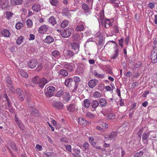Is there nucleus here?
Listing matches in <instances>:
<instances>
[{"label": "nucleus", "mask_w": 157, "mask_h": 157, "mask_svg": "<svg viewBox=\"0 0 157 157\" xmlns=\"http://www.w3.org/2000/svg\"><path fill=\"white\" fill-rule=\"evenodd\" d=\"M95 37L96 40L98 41V45L101 48L103 47L104 42L102 34L100 32H98L96 33Z\"/></svg>", "instance_id": "obj_1"}, {"label": "nucleus", "mask_w": 157, "mask_h": 157, "mask_svg": "<svg viewBox=\"0 0 157 157\" xmlns=\"http://www.w3.org/2000/svg\"><path fill=\"white\" fill-rule=\"evenodd\" d=\"M55 90V88L52 86H49L47 88V91L45 93L46 96L50 97L53 96Z\"/></svg>", "instance_id": "obj_2"}, {"label": "nucleus", "mask_w": 157, "mask_h": 157, "mask_svg": "<svg viewBox=\"0 0 157 157\" xmlns=\"http://www.w3.org/2000/svg\"><path fill=\"white\" fill-rule=\"evenodd\" d=\"M151 58L152 63H155L157 62V48H154L152 51Z\"/></svg>", "instance_id": "obj_3"}, {"label": "nucleus", "mask_w": 157, "mask_h": 157, "mask_svg": "<svg viewBox=\"0 0 157 157\" xmlns=\"http://www.w3.org/2000/svg\"><path fill=\"white\" fill-rule=\"evenodd\" d=\"M52 105L54 108L58 109H63L64 107V105L61 102L59 101H54L52 104Z\"/></svg>", "instance_id": "obj_4"}, {"label": "nucleus", "mask_w": 157, "mask_h": 157, "mask_svg": "<svg viewBox=\"0 0 157 157\" xmlns=\"http://www.w3.org/2000/svg\"><path fill=\"white\" fill-rule=\"evenodd\" d=\"M62 65L69 71H72L74 67V64L71 63L65 62Z\"/></svg>", "instance_id": "obj_5"}, {"label": "nucleus", "mask_w": 157, "mask_h": 157, "mask_svg": "<svg viewBox=\"0 0 157 157\" xmlns=\"http://www.w3.org/2000/svg\"><path fill=\"white\" fill-rule=\"evenodd\" d=\"M71 34L70 30L67 29L61 32V35L63 37L67 38L69 37Z\"/></svg>", "instance_id": "obj_6"}, {"label": "nucleus", "mask_w": 157, "mask_h": 157, "mask_svg": "<svg viewBox=\"0 0 157 157\" xmlns=\"http://www.w3.org/2000/svg\"><path fill=\"white\" fill-rule=\"evenodd\" d=\"M78 123L79 124L82 125V126L86 127L88 125L90 124V122H88L86 120L84 119L82 117H79L78 118Z\"/></svg>", "instance_id": "obj_7"}, {"label": "nucleus", "mask_w": 157, "mask_h": 157, "mask_svg": "<svg viewBox=\"0 0 157 157\" xmlns=\"http://www.w3.org/2000/svg\"><path fill=\"white\" fill-rule=\"evenodd\" d=\"M37 62V60L35 59H32L29 61L28 63V65L29 67L31 68H34L36 66Z\"/></svg>", "instance_id": "obj_8"}, {"label": "nucleus", "mask_w": 157, "mask_h": 157, "mask_svg": "<svg viewBox=\"0 0 157 157\" xmlns=\"http://www.w3.org/2000/svg\"><path fill=\"white\" fill-rule=\"evenodd\" d=\"M8 0H0V8L2 9H5L8 6Z\"/></svg>", "instance_id": "obj_9"}, {"label": "nucleus", "mask_w": 157, "mask_h": 157, "mask_svg": "<svg viewBox=\"0 0 157 157\" xmlns=\"http://www.w3.org/2000/svg\"><path fill=\"white\" fill-rule=\"evenodd\" d=\"M117 136V133L115 132H111L109 136L106 135L105 136V138L106 140L109 139L110 140H114Z\"/></svg>", "instance_id": "obj_10"}, {"label": "nucleus", "mask_w": 157, "mask_h": 157, "mask_svg": "<svg viewBox=\"0 0 157 157\" xmlns=\"http://www.w3.org/2000/svg\"><path fill=\"white\" fill-rule=\"evenodd\" d=\"M48 30V27L46 25H41L39 28L38 31L40 33L43 34L46 33Z\"/></svg>", "instance_id": "obj_11"}, {"label": "nucleus", "mask_w": 157, "mask_h": 157, "mask_svg": "<svg viewBox=\"0 0 157 157\" xmlns=\"http://www.w3.org/2000/svg\"><path fill=\"white\" fill-rule=\"evenodd\" d=\"M72 48L74 50L75 54H77L79 51V45L78 44L73 43L71 44Z\"/></svg>", "instance_id": "obj_12"}, {"label": "nucleus", "mask_w": 157, "mask_h": 157, "mask_svg": "<svg viewBox=\"0 0 157 157\" xmlns=\"http://www.w3.org/2000/svg\"><path fill=\"white\" fill-rule=\"evenodd\" d=\"M48 82V81L46 78H40L39 86L40 87L42 88Z\"/></svg>", "instance_id": "obj_13"}, {"label": "nucleus", "mask_w": 157, "mask_h": 157, "mask_svg": "<svg viewBox=\"0 0 157 157\" xmlns=\"http://www.w3.org/2000/svg\"><path fill=\"white\" fill-rule=\"evenodd\" d=\"M98 83V80L94 79L90 80L88 82L89 86L91 88H93L96 86Z\"/></svg>", "instance_id": "obj_14"}, {"label": "nucleus", "mask_w": 157, "mask_h": 157, "mask_svg": "<svg viewBox=\"0 0 157 157\" xmlns=\"http://www.w3.org/2000/svg\"><path fill=\"white\" fill-rule=\"evenodd\" d=\"M32 8L35 11L38 12L40 10V6L38 3L34 4Z\"/></svg>", "instance_id": "obj_15"}, {"label": "nucleus", "mask_w": 157, "mask_h": 157, "mask_svg": "<svg viewBox=\"0 0 157 157\" xmlns=\"http://www.w3.org/2000/svg\"><path fill=\"white\" fill-rule=\"evenodd\" d=\"M115 50L111 54L110 58L112 59H115L117 56L119 52V49L117 47L115 48Z\"/></svg>", "instance_id": "obj_16"}, {"label": "nucleus", "mask_w": 157, "mask_h": 157, "mask_svg": "<svg viewBox=\"0 0 157 157\" xmlns=\"http://www.w3.org/2000/svg\"><path fill=\"white\" fill-rule=\"evenodd\" d=\"M102 107H105L106 106L107 103L106 100L104 98H101L99 101V104Z\"/></svg>", "instance_id": "obj_17"}, {"label": "nucleus", "mask_w": 157, "mask_h": 157, "mask_svg": "<svg viewBox=\"0 0 157 157\" xmlns=\"http://www.w3.org/2000/svg\"><path fill=\"white\" fill-rule=\"evenodd\" d=\"M82 7L84 13H86L90 12V9L86 4L85 3L83 4L82 5Z\"/></svg>", "instance_id": "obj_18"}, {"label": "nucleus", "mask_w": 157, "mask_h": 157, "mask_svg": "<svg viewBox=\"0 0 157 157\" xmlns=\"http://www.w3.org/2000/svg\"><path fill=\"white\" fill-rule=\"evenodd\" d=\"M1 34L4 36L9 37L10 36V33L9 31L6 29H4L1 32Z\"/></svg>", "instance_id": "obj_19"}, {"label": "nucleus", "mask_w": 157, "mask_h": 157, "mask_svg": "<svg viewBox=\"0 0 157 157\" xmlns=\"http://www.w3.org/2000/svg\"><path fill=\"white\" fill-rule=\"evenodd\" d=\"M67 110L70 112H73L75 110L77 111V109L75 108V105L74 104H70L67 107Z\"/></svg>", "instance_id": "obj_20"}, {"label": "nucleus", "mask_w": 157, "mask_h": 157, "mask_svg": "<svg viewBox=\"0 0 157 157\" xmlns=\"http://www.w3.org/2000/svg\"><path fill=\"white\" fill-rule=\"evenodd\" d=\"M53 37L49 36H47L45 39V42L48 44H50L53 42Z\"/></svg>", "instance_id": "obj_21"}, {"label": "nucleus", "mask_w": 157, "mask_h": 157, "mask_svg": "<svg viewBox=\"0 0 157 157\" xmlns=\"http://www.w3.org/2000/svg\"><path fill=\"white\" fill-rule=\"evenodd\" d=\"M52 56L56 58H58L60 56V53L57 50H54L52 52Z\"/></svg>", "instance_id": "obj_22"}, {"label": "nucleus", "mask_w": 157, "mask_h": 157, "mask_svg": "<svg viewBox=\"0 0 157 157\" xmlns=\"http://www.w3.org/2000/svg\"><path fill=\"white\" fill-rule=\"evenodd\" d=\"M86 117L87 118L90 119H93L95 118V115L93 114L92 113L88 112H87L86 115Z\"/></svg>", "instance_id": "obj_23"}, {"label": "nucleus", "mask_w": 157, "mask_h": 157, "mask_svg": "<svg viewBox=\"0 0 157 157\" xmlns=\"http://www.w3.org/2000/svg\"><path fill=\"white\" fill-rule=\"evenodd\" d=\"M69 24V21L67 20H65L63 21L61 24V27L64 28L67 27Z\"/></svg>", "instance_id": "obj_24"}, {"label": "nucleus", "mask_w": 157, "mask_h": 157, "mask_svg": "<svg viewBox=\"0 0 157 157\" xmlns=\"http://www.w3.org/2000/svg\"><path fill=\"white\" fill-rule=\"evenodd\" d=\"M59 74L63 76L66 77L68 75V73L67 70L62 69L60 71Z\"/></svg>", "instance_id": "obj_25"}, {"label": "nucleus", "mask_w": 157, "mask_h": 157, "mask_svg": "<svg viewBox=\"0 0 157 157\" xmlns=\"http://www.w3.org/2000/svg\"><path fill=\"white\" fill-rule=\"evenodd\" d=\"M90 105V100L88 99H85L84 101V106L86 108L89 107Z\"/></svg>", "instance_id": "obj_26"}, {"label": "nucleus", "mask_w": 157, "mask_h": 157, "mask_svg": "<svg viewBox=\"0 0 157 157\" xmlns=\"http://www.w3.org/2000/svg\"><path fill=\"white\" fill-rule=\"evenodd\" d=\"M49 22L52 25H54L56 23V21L54 17L51 16L50 17L49 20Z\"/></svg>", "instance_id": "obj_27"}, {"label": "nucleus", "mask_w": 157, "mask_h": 157, "mask_svg": "<svg viewBox=\"0 0 157 157\" xmlns=\"http://www.w3.org/2000/svg\"><path fill=\"white\" fill-rule=\"evenodd\" d=\"M85 28L84 26L82 25H77L76 30L77 31H82Z\"/></svg>", "instance_id": "obj_28"}, {"label": "nucleus", "mask_w": 157, "mask_h": 157, "mask_svg": "<svg viewBox=\"0 0 157 157\" xmlns=\"http://www.w3.org/2000/svg\"><path fill=\"white\" fill-rule=\"evenodd\" d=\"M40 78L38 76H36L33 78L32 80V82L35 84H39L40 83Z\"/></svg>", "instance_id": "obj_29"}, {"label": "nucleus", "mask_w": 157, "mask_h": 157, "mask_svg": "<svg viewBox=\"0 0 157 157\" xmlns=\"http://www.w3.org/2000/svg\"><path fill=\"white\" fill-rule=\"evenodd\" d=\"M19 73L23 77H24L25 78H27L28 77V73L22 70H20L19 71Z\"/></svg>", "instance_id": "obj_30"}, {"label": "nucleus", "mask_w": 157, "mask_h": 157, "mask_svg": "<svg viewBox=\"0 0 157 157\" xmlns=\"http://www.w3.org/2000/svg\"><path fill=\"white\" fill-rule=\"evenodd\" d=\"M104 21L105 26L106 28H108L110 27L111 25V23L109 20L105 18Z\"/></svg>", "instance_id": "obj_31"}, {"label": "nucleus", "mask_w": 157, "mask_h": 157, "mask_svg": "<svg viewBox=\"0 0 157 157\" xmlns=\"http://www.w3.org/2000/svg\"><path fill=\"white\" fill-rule=\"evenodd\" d=\"M50 2L53 6H57L59 5V1L58 0H50Z\"/></svg>", "instance_id": "obj_32"}, {"label": "nucleus", "mask_w": 157, "mask_h": 157, "mask_svg": "<svg viewBox=\"0 0 157 157\" xmlns=\"http://www.w3.org/2000/svg\"><path fill=\"white\" fill-rule=\"evenodd\" d=\"M6 18L8 19H10L11 17H12L13 13L10 11H6Z\"/></svg>", "instance_id": "obj_33"}, {"label": "nucleus", "mask_w": 157, "mask_h": 157, "mask_svg": "<svg viewBox=\"0 0 157 157\" xmlns=\"http://www.w3.org/2000/svg\"><path fill=\"white\" fill-rule=\"evenodd\" d=\"M115 115L113 113H110L108 115L107 119L108 120H113L115 119Z\"/></svg>", "instance_id": "obj_34"}, {"label": "nucleus", "mask_w": 157, "mask_h": 157, "mask_svg": "<svg viewBox=\"0 0 157 157\" xmlns=\"http://www.w3.org/2000/svg\"><path fill=\"white\" fill-rule=\"evenodd\" d=\"M94 75L95 76L99 78H103L105 75L104 74H100L98 73L97 72H94Z\"/></svg>", "instance_id": "obj_35"}, {"label": "nucleus", "mask_w": 157, "mask_h": 157, "mask_svg": "<svg viewBox=\"0 0 157 157\" xmlns=\"http://www.w3.org/2000/svg\"><path fill=\"white\" fill-rule=\"evenodd\" d=\"M99 105V102L96 100L94 101L92 103V107L94 109H95Z\"/></svg>", "instance_id": "obj_36"}, {"label": "nucleus", "mask_w": 157, "mask_h": 157, "mask_svg": "<svg viewBox=\"0 0 157 157\" xmlns=\"http://www.w3.org/2000/svg\"><path fill=\"white\" fill-rule=\"evenodd\" d=\"M24 37L22 36H20L16 40L17 44L18 45H20L23 42Z\"/></svg>", "instance_id": "obj_37"}, {"label": "nucleus", "mask_w": 157, "mask_h": 157, "mask_svg": "<svg viewBox=\"0 0 157 157\" xmlns=\"http://www.w3.org/2000/svg\"><path fill=\"white\" fill-rule=\"evenodd\" d=\"M8 87L9 90L11 91L12 94H15V89L14 87L13 86V84H11L10 85H7Z\"/></svg>", "instance_id": "obj_38"}, {"label": "nucleus", "mask_w": 157, "mask_h": 157, "mask_svg": "<svg viewBox=\"0 0 157 157\" xmlns=\"http://www.w3.org/2000/svg\"><path fill=\"white\" fill-rule=\"evenodd\" d=\"M23 26V24L21 22L17 23L15 25V28L17 29H21Z\"/></svg>", "instance_id": "obj_39"}, {"label": "nucleus", "mask_w": 157, "mask_h": 157, "mask_svg": "<svg viewBox=\"0 0 157 157\" xmlns=\"http://www.w3.org/2000/svg\"><path fill=\"white\" fill-rule=\"evenodd\" d=\"M93 96L95 98H99L101 97V94L98 91H95L93 94Z\"/></svg>", "instance_id": "obj_40"}, {"label": "nucleus", "mask_w": 157, "mask_h": 157, "mask_svg": "<svg viewBox=\"0 0 157 157\" xmlns=\"http://www.w3.org/2000/svg\"><path fill=\"white\" fill-rule=\"evenodd\" d=\"M9 146L13 150L15 151H17V149L14 143L13 142H11L9 144Z\"/></svg>", "instance_id": "obj_41"}, {"label": "nucleus", "mask_w": 157, "mask_h": 157, "mask_svg": "<svg viewBox=\"0 0 157 157\" xmlns=\"http://www.w3.org/2000/svg\"><path fill=\"white\" fill-rule=\"evenodd\" d=\"M98 16L101 21L103 20L104 19V14L103 10H101L99 13Z\"/></svg>", "instance_id": "obj_42"}, {"label": "nucleus", "mask_w": 157, "mask_h": 157, "mask_svg": "<svg viewBox=\"0 0 157 157\" xmlns=\"http://www.w3.org/2000/svg\"><path fill=\"white\" fill-rule=\"evenodd\" d=\"M89 145L87 142H85L83 145V147L84 148L83 151H85L86 150H88L89 149Z\"/></svg>", "instance_id": "obj_43"}, {"label": "nucleus", "mask_w": 157, "mask_h": 157, "mask_svg": "<svg viewBox=\"0 0 157 157\" xmlns=\"http://www.w3.org/2000/svg\"><path fill=\"white\" fill-rule=\"evenodd\" d=\"M63 91L62 90H60L56 94V96L58 97H60L63 94Z\"/></svg>", "instance_id": "obj_44"}, {"label": "nucleus", "mask_w": 157, "mask_h": 157, "mask_svg": "<svg viewBox=\"0 0 157 157\" xmlns=\"http://www.w3.org/2000/svg\"><path fill=\"white\" fill-rule=\"evenodd\" d=\"M17 94L18 96V98L20 95L21 96L25 94L24 92L22 91L21 89L19 88L17 89Z\"/></svg>", "instance_id": "obj_45"}, {"label": "nucleus", "mask_w": 157, "mask_h": 157, "mask_svg": "<svg viewBox=\"0 0 157 157\" xmlns=\"http://www.w3.org/2000/svg\"><path fill=\"white\" fill-rule=\"evenodd\" d=\"M66 54L69 57H71L74 55V54H75L74 51L72 52L70 50L67 51L66 52Z\"/></svg>", "instance_id": "obj_46"}, {"label": "nucleus", "mask_w": 157, "mask_h": 157, "mask_svg": "<svg viewBox=\"0 0 157 157\" xmlns=\"http://www.w3.org/2000/svg\"><path fill=\"white\" fill-rule=\"evenodd\" d=\"M72 79L71 78L67 79L65 82V85L67 86H69V84L70 82H71Z\"/></svg>", "instance_id": "obj_47"}, {"label": "nucleus", "mask_w": 157, "mask_h": 157, "mask_svg": "<svg viewBox=\"0 0 157 157\" xmlns=\"http://www.w3.org/2000/svg\"><path fill=\"white\" fill-rule=\"evenodd\" d=\"M149 132H147L146 133H144L143 135L142 136V138L144 140H146L149 136Z\"/></svg>", "instance_id": "obj_48"}, {"label": "nucleus", "mask_w": 157, "mask_h": 157, "mask_svg": "<svg viewBox=\"0 0 157 157\" xmlns=\"http://www.w3.org/2000/svg\"><path fill=\"white\" fill-rule=\"evenodd\" d=\"M70 94L69 93H65V99L66 101H68L70 98Z\"/></svg>", "instance_id": "obj_49"}, {"label": "nucleus", "mask_w": 157, "mask_h": 157, "mask_svg": "<svg viewBox=\"0 0 157 157\" xmlns=\"http://www.w3.org/2000/svg\"><path fill=\"white\" fill-rule=\"evenodd\" d=\"M142 63L141 61H138L135 64V66L136 68H139L142 65Z\"/></svg>", "instance_id": "obj_50"}, {"label": "nucleus", "mask_w": 157, "mask_h": 157, "mask_svg": "<svg viewBox=\"0 0 157 157\" xmlns=\"http://www.w3.org/2000/svg\"><path fill=\"white\" fill-rule=\"evenodd\" d=\"M89 140L93 146H95V143L94 141V139L92 137H89Z\"/></svg>", "instance_id": "obj_51"}, {"label": "nucleus", "mask_w": 157, "mask_h": 157, "mask_svg": "<svg viewBox=\"0 0 157 157\" xmlns=\"http://www.w3.org/2000/svg\"><path fill=\"white\" fill-rule=\"evenodd\" d=\"M143 154V152L140 151L139 152L136 153L134 156V157H141Z\"/></svg>", "instance_id": "obj_52"}, {"label": "nucleus", "mask_w": 157, "mask_h": 157, "mask_svg": "<svg viewBox=\"0 0 157 157\" xmlns=\"http://www.w3.org/2000/svg\"><path fill=\"white\" fill-rule=\"evenodd\" d=\"M33 24V22L32 20L29 19L26 21V25L27 26L30 27Z\"/></svg>", "instance_id": "obj_53"}, {"label": "nucleus", "mask_w": 157, "mask_h": 157, "mask_svg": "<svg viewBox=\"0 0 157 157\" xmlns=\"http://www.w3.org/2000/svg\"><path fill=\"white\" fill-rule=\"evenodd\" d=\"M50 122L54 126H56L57 125V123L56 121L54 120L53 119V118H51L50 119Z\"/></svg>", "instance_id": "obj_54"}, {"label": "nucleus", "mask_w": 157, "mask_h": 157, "mask_svg": "<svg viewBox=\"0 0 157 157\" xmlns=\"http://www.w3.org/2000/svg\"><path fill=\"white\" fill-rule=\"evenodd\" d=\"M23 0H15V5H21L22 3Z\"/></svg>", "instance_id": "obj_55"}, {"label": "nucleus", "mask_w": 157, "mask_h": 157, "mask_svg": "<svg viewBox=\"0 0 157 157\" xmlns=\"http://www.w3.org/2000/svg\"><path fill=\"white\" fill-rule=\"evenodd\" d=\"M119 45L122 48L123 47V43L124 42V39L123 38H121L119 40Z\"/></svg>", "instance_id": "obj_56"}, {"label": "nucleus", "mask_w": 157, "mask_h": 157, "mask_svg": "<svg viewBox=\"0 0 157 157\" xmlns=\"http://www.w3.org/2000/svg\"><path fill=\"white\" fill-rule=\"evenodd\" d=\"M73 78L74 81L76 82H79L80 80V78L77 76H74Z\"/></svg>", "instance_id": "obj_57"}, {"label": "nucleus", "mask_w": 157, "mask_h": 157, "mask_svg": "<svg viewBox=\"0 0 157 157\" xmlns=\"http://www.w3.org/2000/svg\"><path fill=\"white\" fill-rule=\"evenodd\" d=\"M42 67L43 66L41 64H39L36 68V70L38 71L41 70L42 69Z\"/></svg>", "instance_id": "obj_58"}, {"label": "nucleus", "mask_w": 157, "mask_h": 157, "mask_svg": "<svg viewBox=\"0 0 157 157\" xmlns=\"http://www.w3.org/2000/svg\"><path fill=\"white\" fill-rule=\"evenodd\" d=\"M36 148L37 150L39 151H40L42 149V146L39 144H36Z\"/></svg>", "instance_id": "obj_59"}, {"label": "nucleus", "mask_w": 157, "mask_h": 157, "mask_svg": "<svg viewBox=\"0 0 157 157\" xmlns=\"http://www.w3.org/2000/svg\"><path fill=\"white\" fill-rule=\"evenodd\" d=\"M66 147V149L70 152H71V146L70 145H67L65 146Z\"/></svg>", "instance_id": "obj_60"}, {"label": "nucleus", "mask_w": 157, "mask_h": 157, "mask_svg": "<svg viewBox=\"0 0 157 157\" xmlns=\"http://www.w3.org/2000/svg\"><path fill=\"white\" fill-rule=\"evenodd\" d=\"M74 151L77 155H79L81 152V151L79 149L75 148L74 149Z\"/></svg>", "instance_id": "obj_61"}, {"label": "nucleus", "mask_w": 157, "mask_h": 157, "mask_svg": "<svg viewBox=\"0 0 157 157\" xmlns=\"http://www.w3.org/2000/svg\"><path fill=\"white\" fill-rule=\"evenodd\" d=\"M139 85V83L138 82H133L132 85V86L133 88H135L136 86H138Z\"/></svg>", "instance_id": "obj_62"}, {"label": "nucleus", "mask_w": 157, "mask_h": 157, "mask_svg": "<svg viewBox=\"0 0 157 157\" xmlns=\"http://www.w3.org/2000/svg\"><path fill=\"white\" fill-rule=\"evenodd\" d=\"M116 92L118 94V95L120 98H121V91L120 89H119L118 88H117L116 89Z\"/></svg>", "instance_id": "obj_63"}, {"label": "nucleus", "mask_w": 157, "mask_h": 157, "mask_svg": "<svg viewBox=\"0 0 157 157\" xmlns=\"http://www.w3.org/2000/svg\"><path fill=\"white\" fill-rule=\"evenodd\" d=\"M148 6L150 8L152 9L154 7L155 5L153 4V3L151 2L148 4Z\"/></svg>", "instance_id": "obj_64"}]
</instances>
